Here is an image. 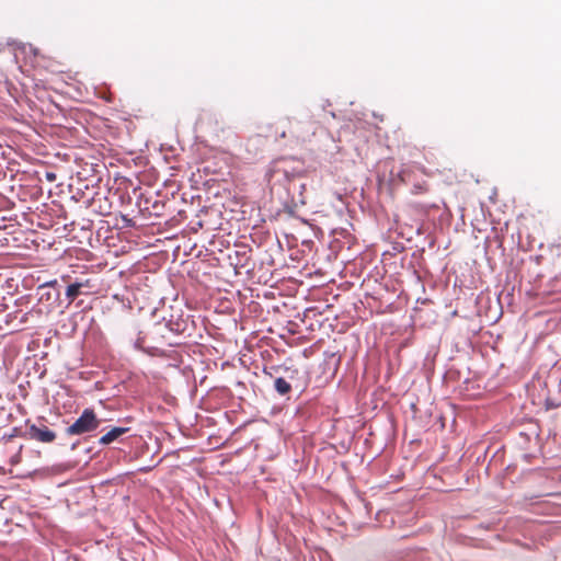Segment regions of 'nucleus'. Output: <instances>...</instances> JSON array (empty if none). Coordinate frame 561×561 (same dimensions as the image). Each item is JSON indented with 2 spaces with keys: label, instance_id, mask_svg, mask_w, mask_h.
Masks as SVG:
<instances>
[{
  "label": "nucleus",
  "instance_id": "8",
  "mask_svg": "<svg viewBox=\"0 0 561 561\" xmlns=\"http://www.w3.org/2000/svg\"><path fill=\"white\" fill-rule=\"evenodd\" d=\"M148 335L150 341L158 346L162 344L173 346L175 344L170 341L172 334L169 332V328L162 318L152 323L148 330Z\"/></svg>",
  "mask_w": 561,
  "mask_h": 561
},
{
  "label": "nucleus",
  "instance_id": "15",
  "mask_svg": "<svg viewBox=\"0 0 561 561\" xmlns=\"http://www.w3.org/2000/svg\"><path fill=\"white\" fill-rule=\"evenodd\" d=\"M99 214H101V215H108V214H111V204L107 203L106 199H105L104 204L100 205Z\"/></svg>",
  "mask_w": 561,
  "mask_h": 561
},
{
  "label": "nucleus",
  "instance_id": "9",
  "mask_svg": "<svg viewBox=\"0 0 561 561\" xmlns=\"http://www.w3.org/2000/svg\"><path fill=\"white\" fill-rule=\"evenodd\" d=\"M148 341H150L148 331H137V337L131 342V344L136 351L142 352L144 354H147L149 356L163 355V351L158 345H154L153 343L148 344Z\"/></svg>",
  "mask_w": 561,
  "mask_h": 561
},
{
  "label": "nucleus",
  "instance_id": "18",
  "mask_svg": "<svg viewBox=\"0 0 561 561\" xmlns=\"http://www.w3.org/2000/svg\"><path fill=\"white\" fill-rule=\"evenodd\" d=\"M24 299H26V297H21L20 299H18L15 302L16 306H20Z\"/></svg>",
  "mask_w": 561,
  "mask_h": 561
},
{
  "label": "nucleus",
  "instance_id": "14",
  "mask_svg": "<svg viewBox=\"0 0 561 561\" xmlns=\"http://www.w3.org/2000/svg\"><path fill=\"white\" fill-rule=\"evenodd\" d=\"M22 449H23V445H20V446L18 447L16 453H15L13 456H11V458H10V463H11V465L15 466V465H18V463H20V462H21V454H22Z\"/></svg>",
  "mask_w": 561,
  "mask_h": 561
},
{
  "label": "nucleus",
  "instance_id": "4",
  "mask_svg": "<svg viewBox=\"0 0 561 561\" xmlns=\"http://www.w3.org/2000/svg\"><path fill=\"white\" fill-rule=\"evenodd\" d=\"M60 284H66L65 296L68 300V305L75 301L80 296H88L93 293L94 285L90 278L76 277L71 280V276L64 275L60 278Z\"/></svg>",
  "mask_w": 561,
  "mask_h": 561
},
{
  "label": "nucleus",
  "instance_id": "11",
  "mask_svg": "<svg viewBox=\"0 0 561 561\" xmlns=\"http://www.w3.org/2000/svg\"><path fill=\"white\" fill-rule=\"evenodd\" d=\"M129 432V427L115 426L99 438V444L106 446L119 439L121 436Z\"/></svg>",
  "mask_w": 561,
  "mask_h": 561
},
{
  "label": "nucleus",
  "instance_id": "7",
  "mask_svg": "<svg viewBox=\"0 0 561 561\" xmlns=\"http://www.w3.org/2000/svg\"><path fill=\"white\" fill-rule=\"evenodd\" d=\"M61 287L62 285L58 279L42 284L37 289L38 301L47 302L48 306H54L59 299Z\"/></svg>",
  "mask_w": 561,
  "mask_h": 561
},
{
  "label": "nucleus",
  "instance_id": "2",
  "mask_svg": "<svg viewBox=\"0 0 561 561\" xmlns=\"http://www.w3.org/2000/svg\"><path fill=\"white\" fill-rule=\"evenodd\" d=\"M162 319L167 323L169 332H171L172 335H192L194 321L192 320V317L185 313L182 309L171 307Z\"/></svg>",
  "mask_w": 561,
  "mask_h": 561
},
{
  "label": "nucleus",
  "instance_id": "12",
  "mask_svg": "<svg viewBox=\"0 0 561 561\" xmlns=\"http://www.w3.org/2000/svg\"><path fill=\"white\" fill-rule=\"evenodd\" d=\"M19 314H21L20 323H27L30 319L39 318L42 314L41 309H30L28 311L21 313V311H15L14 313H10L9 317H14V319H18Z\"/></svg>",
  "mask_w": 561,
  "mask_h": 561
},
{
  "label": "nucleus",
  "instance_id": "3",
  "mask_svg": "<svg viewBox=\"0 0 561 561\" xmlns=\"http://www.w3.org/2000/svg\"><path fill=\"white\" fill-rule=\"evenodd\" d=\"M56 438V432L48 427L44 417H38L34 423L30 420L25 422L24 439L41 444H51Z\"/></svg>",
  "mask_w": 561,
  "mask_h": 561
},
{
  "label": "nucleus",
  "instance_id": "13",
  "mask_svg": "<svg viewBox=\"0 0 561 561\" xmlns=\"http://www.w3.org/2000/svg\"><path fill=\"white\" fill-rule=\"evenodd\" d=\"M25 430H22L20 427H13L11 433L8 435H4L3 438H7L8 440L12 439L13 437H22L24 438Z\"/></svg>",
  "mask_w": 561,
  "mask_h": 561
},
{
  "label": "nucleus",
  "instance_id": "17",
  "mask_svg": "<svg viewBox=\"0 0 561 561\" xmlns=\"http://www.w3.org/2000/svg\"><path fill=\"white\" fill-rule=\"evenodd\" d=\"M46 179L50 182H54L56 180V174L53 173V172H47L46 173Z\"/></svg>",
  "mask_w": 561,
  "mask_h": 561
},
{
  "label": "nucleus",
  "instance_id": "5",
  "mask_svg": "<svg viewBox=\"0 0 561 561\" xmlns=\"http://www.w3.org/2000/svg\"><path fill=\"white\" fill-rule=\"evenodd\" d=\"M101 424V420L98 419L95 412L92 409H84L80 416L66 428L67 435H83L91 433Z\"/></svg>",
  "mask_w": 561,
  "mask_h": 561
},
{
  "label": "nucleus",
  "instance_id": "10",
  "mask_svg": "<svg viewBox=\"0 0 561 561\" xmlns=\"http://www.w3.org/2000/svg\"><path fill=\"white\" fill-rule=\"evenodd\" d=\"M286 373L289 374V376L287 378L286 377H276L274 380V389L282 397L288 396L289 392L291 391V383L288 379H293L294 373H297V371L286 368Z\"/></svg>",
  "mask_w": 561,
  "mask_h": 561
},
{
  "label": "nucleus",
  "instance_id": "1",
  "mask_svg": "<svg viewBox=\"0 0 561 561\" xmlns=\"http://www.w3.org/2000/svg\"><path fill=\"white\" fill-rule=\"evenodd\" d=\"M306 175L307 168L305 162L293 157L273 161L266 172L270 181L283 183L288 194L291 195L293 202L301 205L306 204L304 196V191L307 186Z\"/></svg>",
  "mask_w": 561,
  "mask_h": 561
},
{
  "label": "nucleus",
  "instance_id": "16",
  "mask_svg": "<svg viewBox=\"0 0 561 561\" xmlns=\"http://www.w3.org/2000/svg\"><path fill=\"white\" fill-rule=\"evenodd\" d=\"M559 407V403H556L554 401L550 400V399H547L546 400V408L549 410V409H554Z\"/></svg>",
  "mask_w": 561,
  "mask_h": 561
},
{
  "label": "nucleus",
  "instance_id": "6",
  "mask_svg": "<svg viewBox=\"0 0 561 561\" xmlns=\"http://www.w3.org/2000/svg\"><path fill=\"white\" fill-rule=\"evenodd\" d=\"M227 260L236 272L245 268L249 266L251 260V248L245 244H236L233 249L228 250Z\"/></svg>",
  "mask_w": 561,
  "mask_h": 561
}]
</instances>
